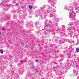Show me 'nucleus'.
<instances>
[{
	"instance_id": "1",
	"label": "nucleus",
	"mask_w": 79,
	"mask_h": 79,
	"mask_svg": "<svg viewBox=\"0 0 79 79\" xmlns=\"http://www.w3.org/2000/svg\"><path fill=\"white\" fill-rule=\"evenodd\" d=\"M71 15H76V13H75V12H73V11L72 12H70L69 14V17H70V18H71Z\"/></svg>"
},
{
	"instance_id": "2",
	"label": "nucleus",
	"mask_w": 79,
	"mask_h": 79,
	"mask_svg": "<svg viewBox=\"0 0 79 79\" xmlns=\"http://www.w3.org/2000/svg\"><path fill=\"white\" fill-rule=\"evenodd\" d=\"M28 7L30 9H32V6L29 5Z\"/></svg>"
},
{
	"instance_id": "3",
	"label": "nucleus",
	"mask_w": 79,
	"mask_h": 79,
	"mask_svg": "<svg viewBox=\"0 0 79 79\" xmlns=\"http://www.w3.org/2000/svg\"><path fill=\"white\" fill-rule=\"evenodd\" d=\"M0 52H1V53L2 54L3 53V50L2 49H1V50H0Z\"/></svg>"
},
{
	"instance_id": "4",
	"label": "nucleus",
	"mask_w": 79,
	"mask_h": 79,
	"mask_svg": "<svg viewBox=\"0 0 79 79\" xmlns=\"http://www.w3.org/2000/svg\"><path fill=\"white\" fill-rule=\"evenodd\" d=\"M76 52H79V49L78 48H77L76 49Z\"/></svg>"
},
{
	"instance_id": "5",
	"label": "nucleus",
	"mask_w": 79,
	"mask_h": 79,
	"mask_svg": "<svg viewBox=\"0 0 79 79\" xmlns=\"http://www.w3.org/2000/svg\"><path fill=\"white\" fill-rule=\"evenodd\" d=\"M45 26H47V27L50 26V25L48 24H45Z\"/></svg>"
},
{
	"instance_id": "6",
	"label": "nucleus",
	"mask_w": 79,
	"mask_h": 79,
	"mask_svg": "<svg viewBox=\"0 0 79 79\" xmlns=\"http://www.w3.org/2000/svg\"><path fill=\"white\" fill-rule=\"evenodd\" d=\"M36 62H37L38 61V60H36Z\"/></svg>"
},
{
	"instance_id": "7",
	"label": "nucleus",
	"mask_w": 79,
	"mask_h": 79,
	"mask_svg": "<svg viewBox=\"0 0 79 79\" xmlns=\"http://www.w3.org/2000/svg\"><path fill=\"white\" fill-rule=\"evenodd\" d=\"M5 29H4V28H2V30H4Z\"/></svg>"
},
{
	"instance_id": "8",
	"label": "nucleus",
	"mask_w": 79,
	"mask_h": 79,
	"mask_svg": "<svg viewBox=\"0 0 79 79\" xmlns=\"http://www.w3.org/2000/svg\"><path fill=\"white\" fill-rule=\"evenodd\" d=\"M20 62H23V61L21 60V61H20Z\"/></svg>"
},
{
	"instance_id": "9",
	"label": "nucleus",
	"mask_w": 79,
	"mask_h": 79,
	"mask_svg": "<svg viewBox=\"0 0 79 79\" xmlns=\"http://www.w3.org/2000/svg\"><path fill=\"white\" fill-rule=\"evenodd\" d=\"M16 5H18V3H17V4H16Z\"/></svg>"
},
{
	"instance_id": "10",
	"label": "nucleus",
	"mask_w": 79,
	"mask_h": 79,
	"mask_svg": "<svg viewBox=\"0 0 79 79\" xmlns=\"http://www.w3.org/2000/svg\"><path fill=\"white\" fill-rule=\"evenodd\" d=\"M1 34V32H0V35Z\"/></svg>"
},
{
	"instance_id": "11",
	"label": "nucleus",
	"mask_w": 79,
	"mask_h": 79,
	"mask_svg": "<svg viewBox=\"0 0 79 79\" xmlns=\"http://www.w3.org/2000/svg\"><path fill=\"white\" fill-rule=\"evenodd\" d=\"M78 77H79V76Z\"/></svg>"
}]
</instances>
